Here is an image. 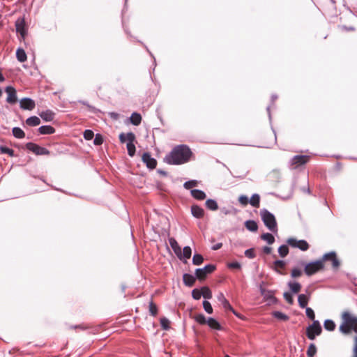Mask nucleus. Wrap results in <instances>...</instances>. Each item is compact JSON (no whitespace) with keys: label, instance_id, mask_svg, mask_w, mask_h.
Masks as SVG:
<instances>
[{"label":"nucleus","instance_id":"nucleus-1","mask_svg":"<svg viewBox=\"0 0 357 357\" xmlns=\"http://www.w3.org/2000/svg\"><path fill=\"white\" fill-rule=\"evenodd\" d=\"M192 152L186 145H178L165 156L164 161L169 165H181L187 162Z\"/></svg>","mask_w":357,"mask_h":357},{"label":"nucleus","instance_id":"nucleus-2","mask_svg":"<svg viewBox=\"0 0 357 357\" xmlns=\"http://www.w3.org/2000/svg\"><path fill=\"white\" fill-rule=\"evenodd\" d=\"M342 324L340 331L344 335L354 332L357 334V316L348 310L342 312L341 314Z\"/></svg>","mask_w":357,"mask_h":357},{"label":"nucleus","instance_id":"nucleus-3","mask_svg":"<svg viewBox=\"0 0 357 357\" xmlns=\"http://www.w3.org/2000/svg\"><path fill=\"white\" fill-rule=\"evenodd\" d=\"M321 333L322 328L319 321H314L306 328V335L311 340H314L316 336L320 335Z\"/></svg>","mask_w":357,"mask_h":357},{"label":"nucleus","instance_id":"nucleus-4","mask_svg":"<svg viewBox=\"0 0 357 357\" xmlns=\"http://www.w3.org/2000/svg\"><path fill=\"white\" fill-rule=\"evenodd\" d=\"M324 264H323V261L320 259L305 264L304 271L307 275H312L313 274H315L318 271L324 269Z\"/></svg>","mask_w":357,"mask_h":357},{"label":"nucleus","instance_id":"nucleus-5","mask_svg":"<svg viewBox=\"0 0 357 357\" xmlns=\"http://www.w3.org/2000/svg\"><path fill=\"white\" fill-rule=\"evenodd\" d=\"M261 215L264 225L268 229L275 231L277 228V223L274 215L267 211H265Z\"/></svg>","mask_w":357,"mask_h":357},{"label":"nucleus","instance_id":"nucleus-6","mask_svg":"<svg viewBox=\"0 0 357 357\" xmlns=\"http://www.w3.org/2000/svg\"><path fill=\"white\" fill-rule=\"evenodd\" d=\"M215 270V266L213 264H208L205 266L203 268H197L195 270V275L199 280H204L207 275L212 273Z\"/></svg>","mask_w":357,"mask_h":357},{"label":"nucleus","instance_id":"nucleus-7","mask_svg":"<svg viewBox=\"0 0 357 357\" xmlns=\"http://www.w3.org/2000/svg\"><path fill=\"white\" fill-rule=\"evenodd\" d=\"M287 243L291 247L298 248L302 251H306L310 248L308 243L305 240H297L294 238H289L287 239Z\"/></svg>","mask_w":357,"mask_h":357},{"label":"nucleus","instance_id":"nucleus-8","mask_svg":"<svg viewBox=\"0 0 357 357\" xmlns=\"http://www.w3.org/2000/svg\"><path fill=\"white\" fill-rule=\"evenodd\" d=\"M321 260L323 261L324 264L325 261H331L332 267L335 270H337L340 265V261L337 258V255L335 252H331L325 254Z\"/></svg>","mask_w":357,"mask_h":357},{"label":"nucleus","instance_id":"nucleus-9","mask_svg":"<svg viewBox=\"0 0 357 357\" xmlns=\"http://www.w3.org/2000/svg\"><path fill=\"white\" fill-rule=\"evenodd\" d=\"M26 147L29 151L34 153L36 155H49L50 151L44 148L38 146L36 144L29 142L26 144Z\"/></svg>","mask_w":357,"mask_h":357},{"label":"nucleus","instance_id":"nucleus-10","mask_svg":"<svg viewBox=\"0 0 357 357\" xmlns=\"http://www.w3.org/2000/svg\"><path fill=\"white\" fill-rule=\"evenodd\" d=\"M128 143L127 149L128 155L132 157L135 153V146L134 142L135 141V135L133 132H128Z\"/></svg>","mask_w":357,"mask_h":357},{"label":"nucleus","instance_id":"nucleus-11","mask_svg":"<svg viewBox=\"0 0 357 357\" xmlns=\"http://www.w3.org/2000/svg\"><path fill=\"white\" fill-rule=\"evenodd\" d=\"M309 158L307 155H295L291 159V165L294 166V168H297L306 164L309 161Z\"/></svg>","mask_w":357,"mask_h":357},{"label":"nucleus","instance_id":"nucleus-12","mask_svg":"<svg viewBox=\"0 0 357 357\" xmlns=\"http://www.w3.org/2000/svg\"><path fill=\"white\" fill-rule=\"evenodd\" d=\"M8 94L6 101L10 104H15L17 101V92L14 87L8 86L6 88Z\"/></svg>","mask_w":357,"mask_h":357},{"label":"nucleus","instance_id":"nucleus-13","mask_svg":"<svg viewBox=\"0 0 357 357\" xmlns=\"http://www.w3.org/2000/svg\"><path fill=\"white\" fill-rule=\"evenodd\" d=\"M169 243L170 246L172 247V250H174L175 255L177 256V257L182 260V251L181 248L179 246L178 243L176 241L174 238H169Z\"/></svg>","mask_w":357,"mask_h":357},{"label":"nucleus","instance_id":"nucleus-14","mask_svg":"<svg viewBox=\"0 0 357 357\" xmlns=\"http://www.w3.org/2000/svg\"><path fill=\"white\" fill-rule=\"evenodd\" d=\"M142 161L146 164L148 168L154 169L156 167L157 161L151 158L149 153H144L142 155Z\"/></svg>","mask_w":357,"mask_h":357},{"label":"nucleus","instance_id":"nucleus-15","mask_svg":"<svg viewBox=\"0 0 357 357\" xmlns=\"http://www.w3.org/2000/svg\"><path fill=\"white\" fill-rule=\"evenodd\" d=\"M35 106V102L31 98H24L20 100V107L23 109L32 110Z\"/></svg>","mask_w":357,"mask_h":357},{"label":"nucleus","instance_id":"nucleus-16","mask_svg":"<svg viewBox=\"0 0 357 357\" xmlns=\"http://www.w3.org/2000/svg\"><path fill=\"white\" fill-rule=\"evenodd\" d=\"M16 31L20 33L22 38L26 36L25 24L23 20L18 19L15 22Z\"/></svg>","mask_w":357,"mask_h":357},{"label":"nucleus","instance_id":"nucleus-17","mask_svg":"<svg viewBox=\"0 0 357 357\" xmlns=\"http://www.w3.org/2000/svg\"><path fill=\"white\" fill-rule=\"evenodd\" d=\"M191 212L192 215L197 218H202L204 215L203 208L195 204L191 206Z\"/></svg>","mask_w":357,"mask_h":357},{"label":"nucleus","instance_id":"nucleus-18","mask_svg":"<svg viewBox=\"0 0 357 357\" xmlns=\"http://www.w3.org/2000/svg\"><path fill=\"white\" fill-rule=\"evenodd\" d=\"M183 280L184 284L186 286L192 287L195 284L196 279L193 275H192L190 274L185 273L183 275Z\"/></svg>","mask_w":357,"mask_h":357},{"label":"nucleus","instance_id":"nucleus-19","mask_svg":"<svg viewBox=\"0 0 357 357\" xmlns=\"http://www.w3.org/2000/svg\"><path fill=\"white\" fill-rule=\"evenodd\" d=\"M310 294H309V296H307L305 294H300L298 296V302L299 306L301 308L306 307V306L308 303L309 299H310Z\"/></svg>","mask_w":357,"mask_h":357},{"label":"nucleus","instance_id":"nucleus-20","mask_svg":"<svg viewBox=\"0 0 357 357\" xmlns=\"http://www.w3.org/2000/svg\"><path fill=\"white\" fill-rule=\"evenodd\" d=\"M38 131L41 135H50L54 133L55 129L51 126H43L38 128Z\"/></svg>","mask_w":357,"mask_h":357},{"label":"nucleus","instance_id":"nucleus-21","mask_svg":"<svg viewBox=\"0 0 357 357\" xmlns=\"http://www.w3.org/2000/svg\"><path fill=\"white\" fill-rule=\"evenodd\" d=\"M40 116L45 121H51L54 119V113L51 110H46L42 112L40 114Z\"/></svg>","mask_w":357,"mask_h":357},{"label":"nucleus","instance_id":"nucleus-22","mask_svg":"<svg viewBox=\"0 0 357 357\" xmlns=\"http://www.w3.org/2000/svg\"><path fill=\"white\" fill-rule=\"evenodd\" d=\"M16 57L20 62H24L27 59L25 51L22 48H18L16 51Z\"/></svg>","mask_w":357,"mask_h":357},{"label":"nucleus","instance_id":"nucleus-23","mask_svg":"<svg viewBox=\"0 0 357 357\" xmlns=\"http://www.w3.org/2000/svg\"><path fill=\"white\" fill-rule=\"evenodd\" d=\"M190 194L193 197V198L196 199L202 200L204 199L206 197L205 193L199 190H192L190 191Z\"/></svg>","mask_w":357,"mask_h":357},{"label":"nucleus","instance_id":"nucleus-24","mask_svg":"<svg viewBox=\"0 0 357 357\" xmlns=\"http://www.w3.org/2000/svg\"><path fill=\"white\" fill-rule=\"evenodd\" d=\"M26 123L29 126H36L40 123V120L37 116H31L26 120Z\"/></svg>","mask_w":357,"mask_h":357},{"label":"nucleus","instance_id":"nucleus-25","mask_svg":"<svg viewBox=\"0 0 357 357\" xmlns=\"http://www.w3.org/2000/svg\"><path fill=\"white\" fill-rule=\"evenodd\" d=\"M206 324L212 329H215V330H220L221 329L220 324L213 318H209L207 320V323Z\"/></svg>","mask_w":357,"mask_h":357},{"label":"nucleus","instance_id":"nucleus-26","mask_svg":"<svg viewBox=\"0 0 357 357\" xmlns=\"http://www.w3.org/2000/svg\"><path fill=\"white\" fill-rule=\"evenodd\" d=\"M288 286H289L290 290L294 294L298 293L301 291V285L298 282H289L288 283Z\"/></svg>","mask_w":357,"mask_h":357},{"label":"nucleus","instance_id":"nucleus-27","mask_svg":"<svg viewBox=\"0 0 357 357\" xmlns=\"http://www.w3.org/2000/svg\"><path fill=\"white\" fill-rule=\"evenodd\" d=\"M130 119V122L133 125L138 126L141 123L142 116H141V115L135 112V113L132 114Z\"/></svg>","mask_w":357,"mask_h":357},{"label":"nucleus","instance_id":"nucleus-28","mask_svg":"<svg viewBox=\"0 0 357 357\" xmlns=\"http://www.w3.org/2000/svg\"><path fill=\"white\" fill-rule=\"evenodd\" d=\"M245 227L251 231H256L258 229L257 224L254 220H248L245 223Z\"/></svg>","mask_w":357,"mask_h":357},{"label":"nucleus","instance_id":"nucleus-29","mask_svg":"<svg viewBox=\"0 0 357 357\" xmlns=\"http://www.w3.org/2000/svg\"><path fill=\"white\" fill-rule=\"evenodd\" d=\"M324 326L328 331H333L335 329V324L333 320L327 319L324 323Z\"/></svg>","mask_w":357,"mask_h":357},{"label":"nucleus","instance_id":"nucleus-30","mask_svg":"<svg viewBox=\"0 0 357 357\" xmlns=\"http://www.w3.org/2000/svg\"><path fill=\"white\" fill-rule=\"evenodd\" d=\"M13 134L16 138L22 139L25 136L24 132L18 127H15L13 128Z\"/></svg>","mask_w":357,"mask_h":357},{"label":"nucleus","instance_id":"nucleus-31","mask_svg":"<svg viewBox=\"0 0 357 357\" xmlns=\"http://www.w3.org/2000/svg\"><path fill=\"white\" fill-rule=\"evenodd\" d=\"M149 308L151 316L155 317L158 314V307L152 300L149 302Z\"/></svg>","mask_w":357,"mask_h":357},{"label":"nucleus","instance_id":"nucleus-32","mask_svg":"<svg viewBox=\"0 0 357 357\" xmlns=\"http://www.w3.org/2000/svg\"><path fill=\"white\" fill-rule=\"evenodd\" d=\"M307 357H314L317 354V347L314 344L312 343L309 345L307 350Z\"/></svg>","mask_w":357,"mask_h":357},{"label":"nucleus","instance_id":"nucleus-33","mask_svg":"<svg viewBox=\"0 0 357 357\" xmlns=\"http://www.w3.org/2000/svg\"><path fill=\"white\" fill-rule=\"evenodd\" d=\"M261 239L266 241L268 244H273L275 241L274 236L270 233H265L261 236Z\"/></svg>","mask_w":357,"mask_h":357},{"label":"nucleus","instance_id":"nucleus-34","mask_svg":"<svg viewBox=\"0 0 357 357\" xmlns=\"http://www.w3.org/2000/svg\"><path fill=\"white\" fill-rule=\"evenodd\" d=\"M204 261V257L202 255L195 254L192 257V263L195 266L201 265Z\"/></svg>","mask_w":357,"mask_h":357},{"label":"nucleus","instance_id":"nucleus-35","mask_svg":"<svg viewBox=\"0 0 357 357\" xmlns=\"http://www.w3.org/2000/svg\"><path fill=\"white\" fill-rule=\"evenodd\" d=\"M274 266L275 271H278L280 274H283L282 272L279 271V268L284 269L286 266V263L282 260H277L274 262Z\"/></svg>","mask_w":357,"mask_h":357},{"label":"nucleus","instance_id":"nucleus-36","mask_svg":"<svg viewBox=\"0 0 357 357\" xmlns=\"http://www.w3.org/2000/svg\"><path fill=\"white\" fill-rule=\"evenodd\" d=\"M202 290V296L204 298L210 299L212 298V293L210 289L207 287H204L201 289Z\"/></svg>","mask_w":357,"mask_h":357},{"label":"nucleus","instance_id":"nucleus-37","mask_svg":"<svg viewBox=\"0 0 357 357\" xmlns=\"http://www.w3.org/2000/svg\"><path fill=\"white\" fill-rule=\"evenodd\" d=\"M278 252L281 257H286L289 253V248L287 245H283L280 246L278 248Z\"/></svg>","mask_w":357,"mask_h":357},{"label":"nucleus","instance_id":"nucleus-38","mask_svg":"<svg viewBox=\"0 0 357 357\" xmlns=\"http://www.w3.org/2000/svg\"><path fill=\"white\" fill-rule=\"evenodd\" d=\"M273 315L280 320L287 321L289 319V317L287 314L278 311L273 312Z\"/></svg>","mask_w":357,"mask_h":357},{"label":"nucleus","instance_id":"nucleus-39","mask_svg":"<svg viewBox=\"0 0 357 357\" xmlns=\"http://www.w3.org/2000/svg\"><path fill=\"white\" fill-rule=\"evenodd\" d=\"M192 254V250L190 247L185 246L183 248V252H182V259L183 258L188 259L190 258Z\"/></svg>","mask_w":357,"mask_h":357},{"label":"nucleus","instance_id":"nucleus-40","mask_svg":"<svg viewBox=\"0 0 357 357\" xmlns=\"http://www.w3.org/2000/svg\"><path fill=\"white\" fill-rule=\"evenodd\" d=\"M195 319L197 322H198L199 324H202V325L206 324V323H207V320H206L205 316L202 314H197L195 317Z\"/></svg>","mask_w":357,"mask_h":357},{"label":"nucleus","instance_id":"nucleus-41","mask_svg":"<svg viewBox=\"0 0 357 357\" xmlns=\"http://www.w3.org/2000/svg\"><path fill=\"white\" fill-rule=\"evenodd\" d=\"M170 321L165 317L160 319V325L164 330H168L169 328Z\"/></svg>","mask_w":357,"mask_h":357},{"label":"nucleus","instance_id":"nucleus-42","mask_svg":"<svg viewBox=\"0 0 357 357\" xmlns=\"http://www.w3.org/2000/svg\"><path fill=\"white\" fill-rule=\"evenodd\" d=\"M203 307L208 314L213 313V307L208 301H204L203 302Z\"/></svg>","mask_w":357,"mask_h":357},{"label":"nucleus","instance_id":"nucleus-43","mask_svg":"<svg viewBox=\"0 0 357 357\" xmlns=\"http://www.w3.org/2000/svg\"><path fill=\"white\" fill-rule=\"evenodd\" d=\"M305 312H306V315H307V317L310 319L312 320L313 321H315V320H314V319H315V314H314V310H313L312 308H310V307H306V311H305Z\"/></svg>","mask_w":357,"mask_h":357},{"label":"nucleus","instance_id":"nucleus-44","mask_svg":"<svg viewBox=\"0 0 357 357\" xmlns=\"http://www.w3.org/2000/svg\"><path fill=\"white\" fill-rule=\"evenodd\" d=\"M302 275V271L299 268H294L291 272V276L294 278H298Z\"/></svg>","mask_w":357,"mask_h":357},{"label":"nucleus","instance_id":"nucleus-45","mask_svg":"<svg viewBox=\"0 0 357 357\" xmlns=\"http://www.w3.org/2000/svg\"><path fill=\"white\" fill-rule=\"evenodd\" d=\"M192 296L195 300L200 299L202 296V290L198 289H195L192 291Z\"/></svg>","mask_w":357,"mask_h":357},{"label":"nucleus","instance_id":"nucleus-46","mask_svg":"<svg viewBox=\"0 0 357 357\" xmlns=\"http://www.w3.org/2000/svg\"><path fill=\"white\" fill-rule=\"evenodd\" d=\"M197 181L192 180V181H189L185 182L184 183V187L186 189H191L193 187L197 186Z\"/></svg>","mask_w":357,"mask_h":357},{"label":"nucleus","instance_id":"nucleus-47","mask_svg":"<svg viewBox=\"0 0 357 357\" xmlns=\"http://www.w3.org/2000/svg\"><path fill=\"white\" fill-rule=\"evenodd\" d=\"M103 142V137L100 134H96L93 140V143L96 145H101Z\"/></svg>","mask_w":357,"mask_h":357},{"label":"nucleus","instance_id":"nucleus-48","mask_svg":"<svg viewBox=\"0 0 357 357\" xmlns=\"http://www.w3.org/2000/svg\"><path fill=\"white\" fill-rule=\"evenodd\" d=\"M283 296L284 299L289 304L292 305L294 303L293 297L289 292H284Z\"/></svg>","mask_w":357,"mask_h":357},{"label":"nucleus","instance_id":"nucleus-49","mask_svg":"<svg viewBox=\"0 0 357 357\" xmlns=\"http://www.w3.org/2000/svg\"><path fill=\"white\" fill-rule=\"evenodd\" d=\"M93 136H94V134H93V131H91L90 130H86L84 132V137L86 140L91 139L93 137Z\"/></svg>","mask_w":357,"mask_h":357},{"label":"nucleus","instance_id":"nucleus-50","mask_svg":"<svg viewBox=\"0 0 357 357\" xmlns=\"http://www.w3.org/2000/svg\"><path fill=\"white\" fill-rule=\"evenodd\" d=\"M222 306L226 310H230L234 314H236V312L234 311V310L233 309V307H231V305L229 304V301L227 300H226L225 301H224L222 303Z\"/></svg>","mask_w":357,"mask_h":357},{"label":"nucleus","instance_id":"nucleus-51","mask_svg":"<svg viewBox=\"0 0 357 357\" xmlns=\"http://www.w3.org/2000/svg\"><path fill=\"white\" fill-rule=\"evenodd\" d=\"M206 206L211 211H215L218 209L217 202H206Z\"/></svg>","mask_w":357,"mask_h":357},{"label":"nucleus","instance_id":"nucleus-52","mask_svg":"<svg viewBox=\"0 0 357 357\" xmlns=\"http://www.w3.org/2000/svg\"><path fill=\"white\" fill-rule=\"evenodd\" d=\"M245 255L250 259L254 258L255 257L254 250L253 249L246 250L245 252Z\"/></svg>","mask_w":357,"mask_h":357},{"label":"nucleus","instance_id":"nucleus-53","mask_svg":"<svg viewBox=\"0 0 357 357\" xmlns=\"http://www.w3.org/2000/svg\"><path fill=\"white\" fill-rule=\"evenodd\" d=\"M0 149H1V153H8L10 155H13V150L10 149L8 147L1 146V147H0Z\"/></svg>","mask_w":357,"mask_h":357},{"label":"nucleus","instance_id":"nucleus-54","mask_svg":"<svg viewBox=\"0 0 357 357\" xmlns=\"http://www.w3.org/2000/svg\"><path fill=\"white\" fill-rule=\"evenodd\" d=\"M228 267L229 268L240 269L241 266V264L238 262L235 261V262L229 263L228 264Z\"/></svg>","mask_w":357,"mask_h":357},{"label":"nucleus","instance_id":"nucleus-55","mask_svg":"<svg viewBox=\"0 0 357 357\" xmlns=\"http://www.w3.org/2000/svg\"><path fill=\"white\" fill-rule=\"evenodd\" d=\"M353 355L357 356V335L354 337Z\"/></svg>","mask_w":357,"mask_h":357},{"label":"nucleus","instance_id":"nucleus-56","mask_svg":"<svg viewBox=\"0 0 357 357\" xmlns=\"http://www.w3.org/2000/svg\"><path fill=\"white\" fill-rule=\"evenodd\" d=\"M128 133L125 134L123 132L121 133L119 135V140L121 143H125L126 142H128Z\"/></svg>","mask_w":357,"mask_h":357},{"label":"nucleus","instance_id":"nucleus-57","mask_svg":"<svg viewBox=\"0 0 357 357\" xmlns=\"http://www.w3.org/2000/svg\"><path fill=\"white\" fill-rule=\"evenodd\" d=\"M243 206H246L248 203H250L253 207L259 208L260 202H241Z\"/></svg>","mask_w":357,"mask_h":357},{"label":"nucleus","instance_id":"nucleus-58","mask_svg":"<svg viewBox=\"0 0 357 357\" xmlns=\"http://www.w3.org/2000/svg\"><path fill=\"white\" fill-rule=\"evenodd\" d=\"M218 301L222 304V303L224 301H225L227 299L225 298V296L223 295V294H220L218 296Z\"/></svg>","mask_w":357,"mask_h":357},{"label":"nucleus","instance_id":"nucleus-59","mask_svg":"<svg viewBox=\"0 0 357 357\" xmlns=\"http://www.w3.org/2000/svg\"><path fill=\"white\" fill-rule=\"evenodd\" d=\"M260 196L258 194H254L252 197L250 201H259Z\"/></svg>","mask_w":357,"mask_h":357},{"label":"nucleus","instance_id":"nucleus-60","mask_svg":"<svg viewBox=\"0 0 357 357\" xmlns=\"http://www.w3.org/2000/svg\"><path fill=\"white\" fill-rule=\"evenodd\" d=\"M263 251L265 254L269 255L272 251V248L270 247L265 246L263 249Z\"/></svg>","mask_w":357,"mask_h":357},{"label":"nucleus","instance_id":"nucleus-61","mask_svg":"<svg viewBox=\"0 0 357 357\" xmlns=\"http://www.w3.org/2000/svg\"><path fill=\"white\" fill-rule=\"evenodd\" d=\"M222 244L221 243H217L216 245L213 246V250H217L221 248Z\"/></svg>","mask_w":357,"mask_h":357},{"label":"nucleus","instance_id":"nucleus-62","mask_svg":"<svg viewBox=\"0 0 357 357\" xmlns=\"http://www.w3.org/2000/svg\"><path fill=\"white\" fill-rule=\"evenodd\" d=\"M238 201H250L248 197L245 195H241L238 198Z\"/></svg>","mask_w":357,"mask_h":357},{"label":"nucleus","instance_id":"nucleus-63","mask_svg":"<svg viewBox=\"0 0 357 357\" xmlns=\"http://www.w3.org/2000/svg\"><path fill=\"white\" fill-rule=\"evenodd\" d=\"M110 116L114 118V119H117L118 118V114H116V113H111L110 114Z\"/></svg>","mask_w":357,"mask_h":357},{"label":"nucleus","instance_id":"nucleus-64","mask_svg":"<svg viewBox=\"0 0 357 357\" xmlns=\"http://www.w3.org/2000/svg\"><path fill=\"white\" fill-rule=\"evenodd\" d=\"M352 357H357V356L356 355H353Z\"/></svg>","mask_w":357,"mask_h":357}]
</instances>
